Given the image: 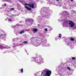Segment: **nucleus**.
Masks as SVG:
<instances>
[{
  "instance_id": "obj_1",
  "label": "nucleus",
  "mask_w": 76,
  "mask_h": 76,
  "mask_svg": "<svg viewBox=\"0 0 76 76\" xmlns=\"http://www.w3.org/2000/svg\"><path fill=\"white\" fill-rule=\"evenodd\" d=\"M62 25L63 26H67L68 25H70V27L73 28H75L76 27V24L70 20H64L63 23Z\"/></svg>"
},
{
  "instance_id": "obj_2",
  "label": "nucleus",
  "mask_w": 76,
  "mask_h": 76,
  "mask_svg": "<svg viewBox=\"0 0 76 76\" xmlns=\"http://www.w3.org/2000/svg\"><path fill=\"white\" fill-rule=\"evenodd\" d=\"M51 74V71L47 69H45L42 72L41 76H50Z\"/></svg>"
},
{
  "instance_id": "obj_3",
  "label": "nucleus",
  "mask_w": 76,
  "mask_h": 76,
  "mask_svg": "<svg viewBox=\"0 0 76 76\" xmlns=\"http://www.w3.org/2000/svg\"><path fill=\"white\" fill-rule=\"evenodd\" d=\"M32 61H35L37 63L40 64L42 63V61H43V59L41 58L40 59L39 58L37 60V58H33L31 59Z\"/></svg>"
},
{
  "instance_id": "obj_4",
  "label": "nucleus",
  "mask_w": 76,
  "mask_h": 76,
  "mask_svg": "<svg viewBox=\"0 0 76 76\" xmlns=\"http://www.w3.org/2000/svg\"><path fill=\"white\" fill-rule=\"evenodd\" d=\"M25 6H28L30 7H31L33 9H35L37 7V5H35V7L34 6V4H28L26 3L25 4Z\"/></svg>"
},
{
  "instance_id": "obj_5",
  "label": "nucleus",
  "mask_w": 76,
  "mask_h": 76,
  "mask_svg": "<svg viewBox=\"0 0 76 76\" xmlns=\"http://www.w3.org/2000/svg\"><path fill=\"white\" fill-rule=\"evenodd\" d=\"M34 21V20L31 19V22H27L26 23V25L27 26H31V25H32V22Z\"/></svg>"
},
{
  "instance_id": "obj_6",
  "label": "nucleus",
  "mask_w": 76,
  "mask_h": 76,
  "mask_svg": "<svg viewBox=\"0 0 76 76\" xmlns=\"http://www.w3.org/2000/svg\"><path fill=\"white\" fill-rule=\"evenodd\" d=\"M11 27H12V28H15L17 29V28H19V25L17 24L16 25H15V26H11Z\"/></svg>"
},
{
  "instance_id": "obj_7",
  "label": "nucleus",
  "mask_w": 76,
  "mask_h": 76,
  "mask_svg": "<svg viewBox=\"0 0 76 76\" xmlns=\"http://www.w3.org/2000/svg\"><path fill=\"white\" fill-rule=\"evenodd\" d=\"M14 9V8H12L11 9H8V12H12V11H13V10H15Z\"/></svg>"
},
{
  "instance_id": "obj_8",
  "label": "nucleus",
  "mask_w": 76,
  "mask_h": 76,
  "mask_svg": "<svg viewBox=\"0 0 76 76\" xmlns=\"http://www.w3.org/2000/svg\"><path fill=\"white\" fill-rule=\"evenodd\" d=\"M32 31L34 32V33H35V32H37V31H38V29H33L32 30Z\"/></svg>"
},
{
  "instance_id": "obj_9",
  "label": "nucleus",
  "mask_w": 76,
  "mask_h": 76,
  "mask_svg": "<svg viewBox=\"0 0 76 76\" xmlns=\"http://www.w3.org/2000/svg\"><path fill=\"white\" fill-rule=\"evenodd\" d=\"M25 7L26 9H27V10H31V8L28 7L27 6H25Z\"/></svg>"
},
{
  "instance_id": "obj_10",
  "label": "nucleus",
  "mask_w": 76,
  "mask_h": 76,
  "mask_svg": "<svg viewBox=\"0 0 76 76\" xmlns=\"http://www.w3.org/2000/svg\"><path fill=\"white\" fill-rule=\"evenodd\" d=\"M6 20H8L9 22H10L12 20V19L8 18H7L6 19Z\"/></svg>"
},
{
  "instance_id": "obj_11",
  "label": "nucleus",
  "mask_w": 76,
  "mask_h": 76,
  "mask_svg": "<svg viewBox=\"0 0 76 76\" xmlns=\"http://www.w3.org/2000/svg\"><path fill=\"white\" fill-rule=\"evenodd\" d=\"M24 32H25V31L23 30V31H20V34H23V33H24Z\"/></svg>"
},
{
  "instance_id": "obj_12",
  "label": "nucleus",
  "mask_w": 76,
  "mask_h": 76,
  "mask_svg": "<svg viewBox=\"0 0 76 76\" xmlns=\"http://www.w3.org/2000/svg\"><path fill=\"white\" fill-rule=\"evenodd\" d=\"M10 16L12 17V16H16L15 15H13L12 14H10Z\"/></svg>"
},
{
  "instance_id": "obj_13",
  "label": "nucleus",
  "mask_w": 76,
  "mask_h": 76,
  "mask_svg": "<svg viewBox=\"0 0 76 76\" xmlns=\"http://www.w3.org/2000/svg\"><path fill=\"white\" fill-rule=\"evenodd\" d=\"M39 44L37 43H36V45H35V46L36 47H38V46H39Z\"/></svg>"
},
{
  "instance_id": "obj_14",
  "label": "nucleus",
  "mask_w": 76,
  "mask_h": 76,
  "mask_svg": "<svg viewBox=\"0 0 76 76\" xmlns=\"http://www.w3.org/2000/svg\"><path fill=\"white\" fill-rule=\"evenodd\" d=\"M65 16L66 17H69V13H66Z\"/></svg>"
},
{
  "instance_id": "obj_15",
  "label": "nucleus",
  "mask_w": 76,
  "mask_h": 76,
  "mask_svg": "<svg viewBox=\"0 0 76 76\" xmlns=\"http://www.w3.org/2000/svg\"><path fill=\"white\" fill-rule=\"evenodd\" d=\"M39 27L41 29L42 28H44V26H42V25L39 26Z\"/></svg>"
},
{
  "instance_id": "obj_16",
  "label": "nucleus",
  "mask_w": 76,
  "mask_h": 76,
  "mask_svg": "<svg viewBox=\"0 0 76 76\" xmlns=\"http://www.w3.org/2000/svg\"><path fill=\"white\" fill-rule=\"evenodd\" d=\"M0 48H4V47H3L1 45H0Z\"/></svg>"
},
{
  "instance_id": "obj_17",
  "label": "nucleus",
  "mask_w": 76,
  "mask_h": 76,
  "mask_svg": "<svg viewBox=\"0 0 76 76\" xmlns=\"http://www.w3.org/2000/svg\"><path fill=\"white\" fill-rule=\"evenodd\" d=\"M67 69L68 70H69L70 71L71 70V69H70V68L69 67H67Z\"/></svg>"
},
{
  "instance_id": "obj_18",
  "label": "nucleus",
  "mask_w": 76,
  "mask_h": 76,
  "mask_svg": "<svg viewBox=\"0 0 76 76\" xmlns=\"http://www.w3.org/2000/svg\"><path fill=\"white\" fill-rule=\"evenodd\" d=\"M70 40V41H74V39L73 38H71Z\"/></svg>"
},
{
  "instance_id": "obj_19",
  "label": "nucleus",
  "mask_w": 76,
  "mask_h": 76,
  "mask_svg": "<svg viewBox=\"0 0 76 76\" xmlns=\"http://www.w3.org/2000/svg\"><path fill=\"white\" fill-rule=\"evenodd\" d=\"M6 48H10V47H8L7 46H6Z\"/></svg>"
},
{
  "instance_id": "obj_20",
  "label": "nucleus",
  "mask_w": 76,
  "mask_h": 76,
  "mask_svg": "<svg viewBox=\"0 0 76 76\" xmlns=\"http://www.w3.org/2000/svg\"><path fill=\"white\" fill-rule=\"evenodd\" d=\"M72 60H75V57H72Z\"/></svg>"
},
{
  "instance_id": "obj_21",
  "label": "nucleus",
  "mask_w": 76,
  "mask_h": 76,
  "mask_svg": "<svg viewBox=\"0 0 76 76\" xmlns=\"http://www.w3.org/2000/svg\"><path fill=\"white\" fill-rule=\"evenodd\" d=\"M23 43H25V44H27V43H28V42H27V41H26L25 42H23Z\"/></svg>"
},
{
  "instance_id": "obj_22",
  "label": "nucleus",
  "mask_w": 76,
  "mask_h": 76,
  "mask_svg": "<svg viewBox=\"0 0 76 76\" xmlns=\"http://www.w3.org/2000/svg\"><path fill=\"white\" fill-rule=\"evenodd\" d=\"M23 69H21V73H23Z\"/></svg>"
},
{
  "instance_id": "obj_23",
  "label": "nucleus",
  "mask_w": 76,
  "mask_h": 76,
  "mask_svg": "<svg viewBox=\"0 0 76 76\" xmlns=\"http://www.w3.org/2000/svg\"><path fill=\"white\" fill-rule=\"evenodd\" d=\"M27 21H28V19H26V20L25 22H27Z\"/></svg>"
},
{
  "instance_id": "obj_24",
  "label": "nucleus",
  "mask_w": 76,
  "mask_h": 76,
  "mask_svg": "<svg viewBox=\"0 0 76 76\" xmlns=\"http://www.w3.org/2000/svg\"><path fill=\"white\" fill-rule=\"evenodd\" d=\"M45 31H46L47 32L48 31V30H47V29H45Z\"/></svg>"
},
{
  "instance_id": "obj_25",
  "label": "nucleus",
  "mask_w": 76,
  "mask_h": 76,
  "mask_svg": "<svg viewBox=\"0 0 76 76\" xmlns=\"http://www.w3.org/2000/svg\"><path fill=\"white\" fill-rule=\"evenodd\" d=\"M48 28H51V27L50 26H48Z\"/></svg>"
},
{
  "instance_id": "obj_26",
  "label": "nucleus",
  "mask_w": 76,
  "mask_h": 76,
  "mask_svg": "<svg viewBox=\"0 0 76 76\" xmlns=\"http://www.w3.org/2000/svg\"><path fill=\"white\" fill-rule=\"evenodd\" d=\"M59 38H61V36H60V35H61V34H59Z\"/></svg>"
},
{
  "instance_id": "obj_27",
  "label": "nucleus",
  "mask_w": 76,
  "mask_h": 76,
  "mask_svg": "<svg viewBox=\"0 0 76 76\" xmlns=\"http://www.w3.org/2000/svg\"><path fill=\"white\" fill-rule=\"evenodd\" d=\"M3 35H4V34H2L1 35V36H3Z\"/></svg>"
},
{
  "instance_id": "obj_28",
  "label": "nucleus",
  "mask_w": 76,
  "mask_h": 76,
  "mask_svg": "<svg viewBox=\"0 0 76 76\" xmlns=\"http://www.w3.org/2000/svg\"><path fill=\"white\" fill-rule=\"evenodd\" d=\"M75 12V11H74V10H72V12Z\"/></svg>"
},
{
  "instance_id": "obj_29",
  "label": "nucleus",
  "mask_w": 76,
  "mask_h": 76,
  "mask_svg": "<svg viewBox=\"0 0 76 76\" xmlns=\"http://www.w3.org/2000/svg\"><path fill=\"white\" fill-rule=\"evenodd\" d=\"M41 14H42H42H43V13L42 12V11H41Z\"/></svg>"
},
{
  "instance_id": "obj_30",
  "label": "nucleus",
  "mask_w": 76,
  "mask_h": 76,
  "mask_svg": "<svg viewBox=\"0 0 76 76\" xmlns=\"http://www.w3.org/2000/svg\"><path fill=\"white\" fill-rule=\"evenodd\" d=\"M4 6H6V3H5V4H4Z\"/></svg>"
},
{
  "instance_id": "obj_31",
  "label": "nucleus",
  "mask_w": 76,
  "mask_h": 76,
  "mask_svg": "<svg viewBox=\"0 0 76 76\" xmlns=\"http://www.w3.org/2000/svg\"><path fill=\"white\" fill-rule=\"evenodd\" d=\"M56 1H59V0H56Z\"/></svg>"
},
{
  "instance_id": "obj_32",
  "label": "nucleus",
  "mask_w": 76,
  "mask_h": 76,
  "mask_svg": "<svg viewBox=\"0 0 76 76\" xmlns=\"http://www.w3.org/2000/svg\"><path fill=\"white\" fill-rule=\"evenodd\" d=\"M59 15H61V13H60L59 14Z\"/></svg>"
},
{
  "instance_id": "obj_33",
  "label": "nucleus",
  "mask_w": 76,
  "mask_h": 76,
  "mask_svg": "<svg viewBox=\"0 0 76 76\" xmlns=\"http://www.w3.org/2000/svg\"><path fill=\"white\" fill-rule=\"evenodd\" d=\"M32 38V39H34V37H33Z\"/></svg>"
},
{
  "instance_id": "obj_34",
  "label": "nucleus",
  "mask_w": 76,
  "mask_h": 76,
  "mask_svg": "<svg viewBox=\"0 0 76 76\" xmlns=\"http://www.w3.org/2000/svg\"><path fill=\"white\" fill-rule=\"evenodd\" d=\"M71 0V1H73V0Z\"/></svg>"
},
{
  "instance_id": "obj_35",
  "label": "nucleus",
  "mask_w": 76,
  "mask_h": 76,
  "mask_svg": "<svg viewBox=\"0 0 76 76\" xmlns=\"http://www.w3.org/2000/svg\"><path fill=\"white\" fill-rule=\"evenodd\" d=\"M34 29H37V28H34Z\"/></svg>"
},
{
  "instance_id": "obj_36",
  "label": "nucleus",
  "mask_w": 76,
  "mask_h": 76,
  "mask_svg": "<svg viewBox=\"0 0 76 76\" xmlns=\"http://www.w3.org/2000/svg\"><path fill=\"white\" fill-rule=\"evenodd\" d=\"M48 47H49V46H48Z\"/></svg>"
},
{
  "instance_id": "obj_37",
  "label": "nucleus",
  "mask_w": 76,
  "mask_h": 76,
  "mask_svg": "<svg viewBox=\"0 0 76 76\" xmlns=\"http://www.w3.org/2000/svg\"><path fill=\"white\" fill-rule=\"evenodd\" d=\"M46 29H47V28H46Z\"/></svg>"
}]
</instances>
